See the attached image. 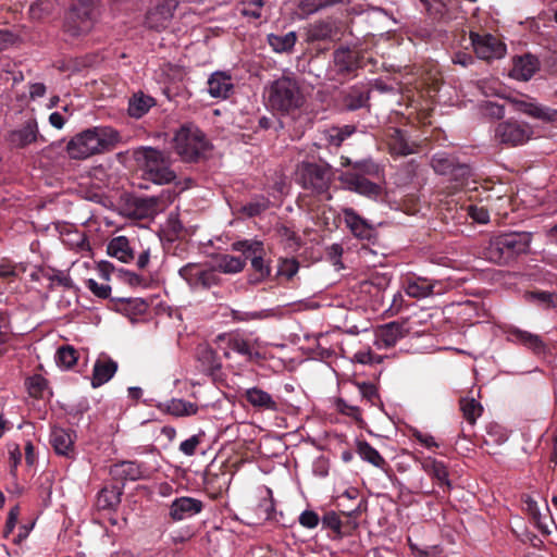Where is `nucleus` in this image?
<instances>
[{
	"mask_svg": "<svg viewBox=\"0 0 557 557\" xmlns=\"http://www.w3.org/2000/svg\"><path fill=\"white\" fill-rule=\"evenodd\" d=\"M268 104L284 120L283 125L294 124L296 134H302L309 119L302 112L306 98L299 82L290 76L273 81L267 88Z\"/></svg>",
	"mask_w": 557,
	"mask_h": 557,
	"instance_id": "1",
	"label": "nucleus"
},
{
	"mask_svg": "<svg viewBox=\"0 0 557 557\" xmlns=\"http://www.w3.org/2000/svg\"><path fill=\"white\" fill-rule=\"evenodd\" d=\"M121 141L120 133L111 126H95L73 136L65 150L70 159L85 160L112 151Z\"/></svg>",
	"mask_w": 557,
	"mask_h": 557,
	"instance_id": "2",
	"label": "nucleus"
},
{
	"mask_svg": "<svg viewBox=\"0 0 557 557\" xmlns=\"http://www.w3.org/2000/svg\"><path fill=\"white\" fill-rule=\"evenodd\" d=\"M532 234L529 232L500 233L491 237L485 257L497 264H508L530 251Z\"/></svg>",
	"mask_w": 557,
	"mask_h": 557,
	"instance_id": "3",
	"label": "nucleus"
},
{
	"mask_svg": "<svg viewBox=\"0 0 557 557\" xmlns=\"http://www.w3.org/2000/svg\"><path fill=\"white\" fill-rule=\"evenodd\" d=\"M100 14L97 0H72L62 25L63 34L72 40L86 37Z\"/></svg>",
	"mask_w": 557,
	"mask_h": 557,
	"instance_id": "4",
	"label": "nucleus"
},
{
	"mask_svg": "<svg viewBox=\"0 0 557 557\" xmlns=\"http://www.w3.org/2000/svg\"><path fill=\"white\" fill-rule=\"evenodd\" d=\"M296 176L297 183L312 196L319 197L320 200L332 199L330 187L335 172L330 164L304 161L298 164Z\"/></svg>",
	"mask_w": 557,
	"mask_h": 557,
	"instance_id": "5",
	"label": "nucleus"
},
{
	"mask_svg": "<svg viewBox=\"0 0 557 557\" xmlns=\"http://www.w3.org/2000/svg\"><path fill=\"white\" fill-rule=\"evenodd\" d=\"M173 148L183 161L199 162L206 158L211 144L196 124L185 123L174 134Z\"/></svg>",
	"mask_w": 557,
	"mask_h": 557,
	"instance_id": "6",
	"label": "nucleus"
},
{
	"mask_svg": "<svg viewBox=\"0 0 557 557\" xmlns=\"http://www.w3.org/2000/svg\"><path fill=\"white\" fill-rule=\"evenodd\" d=\"M136 160L143 162L141 176L145 181L157 185L172 183L176 178L171 169L170 156L152 147H140L135 152Z\"/></svg>",
	"mask_w": 557,
	"mask_h": 557,
	"instance_id": "7",
	"label": "nucleus"
},
{
	"mask_svg": "<svg viewBox=\"0 0 557 557\" xmlns=\"http://www.w3.org/2000/svg\"><path fill=\"white\" fill-rule=\"evenodd\" d=\"M215 343L218 348L223 350V356L226 359L231 358V351L244 357L248 362H258L263 358L258 349V338H249L239 331L219 334Z\"/></svg>",
	"mask_w": 557,
	"mask_h": 557,
	"instance_id": "8",
	"label": "nucleus"
},
{
	"mask_svg": "<svg viewBox=\"0 0 557 557\" xmlns=\"http://www.w3.org/2000/svg\"><path fill=\"white\" fill-rule=\"evenodd\" d=\"M376 170L372 163H356L349 171L343 172L338 180L344 187L369 198H376L381 194V186L371 182L366 174H371Z\"/></svg>",
	"mask_w": 557,
	"mask_h": 557,
	"instance_id": "9",
	"label": "nucleus"
},
{
	"mask_svg": "<svg viewBox=\"0 0 557 557\" xmlns=\"http://www.w3.org/2000/svg\"><path fill=\"white\" fill-rule=\"evenodd\" d=\"M180 276L191 289H209L221 283V277L213 267H203L199 263H187L178 270Z\"/></svg>",
	"mask_w": 557,
	"mask_h": 557,
	"instance_id": "10",
	"label": "nucleus"
},
{
	"mask_svg": "<svg viewBox=\"0 0 557 557\" xmlns=\"http://www.w3.org/2000/svg\"><path fill=\"white\" fill-rule=\"evenodd\" d=\"M371 87L368 84L358 83L344 88L338 94V106L342 111H357L364 109L370 111Z\"/></svg>",
	"mask_w": 557,
	"mask_h": 557,
	"instance_id": "11",
	"label": "nucleus"
},
{
	"mask_svg": "<svg viewBox=\"0 0 557 557\" xmlns=\"http://www.w3.org/2000/svg\"><path fill=\"white\" fill-rule=\"evenodd\" d=\"M532 133L531 126L527 123L508 120L497 125L495 137L500 144L515 147L527 143Z\"/></svg>",
	"mask_w": 557,
	"mask_h": 557,
	"instance_id": "12",
	"label": "nucleus"
},
{
	"mask_svg": "<svg viewBox=\"0 0 557 557\" xmlns=\"http://www.w3.org/2000/svg\"><path fill=\"white\" fill-rule=\"evenodd\" d=\"M7 141L11 148L23 149L38 141L45 143L46 139L39 133L37 120L30 117L17 128L10 131L7 135Z\"/></svg>",
	"mask_w": 557,
	"mask_h": 557,
	"instance_id": "13",
	"label": "nucleus"
},
{
	"mask_svg": "<svg viewBox=\"0 0 557 557\" xmlns=\"http://www.w3.org/2000/svg\"><path fill=\"white\" fill-rule=\"evenodd\" d=\"M470 40L476 57L482 60L498 59L506 53V46L491 34L471 32Z\"/></svg>",
	"mask_w": 557,
	"mask_h": 557,
	"instance_id": "14",
	"label": "nucleus"
},
{
	"mask_svg": "<svg viewBox=\"0 0 557 557\" xmlns=\"http://www.w3.org/2000/svg\"><path fill=\"white\" fill-rule=\"evenodd\" d=\"M76 437L75 431L54 426L51 429L49 443L57 455L74 459L76 456Z\"/></svg>",
	"mask_w": 557,
	"mask_h": 557,
	"instance_id": "15",
	"label": "nucleus"
},
{
	"mask_svg": "<svg viewBox=\"0 0 557 557\" xmlns=\"http://www.w3.org/2000/svg\"><path fill=\"white\" fill-rule=\"evenodd\" d=\"M333 62L338 74L351 75L362 67V55L356 49L341 47L334 51Z\"/></svg>",
	"mask_w": 557,
	"mask_h": 557,
	"instance_id": "16",
	"label": "nucleus"
},
{
	"mask_svg": "<svg viewBox=\"0 0 557 557\" xmlns=\"http://www.w3.org/2000/svg\"><path fill=\"white\" fill-rule=\"evenodd\" d=\"M344 221L350 233L362 240L371 242L376 236L374 226L352 208H343Z\"/></svg>",
	"mask_w": 557,
	"mask_h": 557,
	"instance_id": "17",
	"label": "nucleus"
},
{
	"mask_svg": "<svg viewBox=\"0 0 557 557\" xmlns=\"http://www.w3.org/2000/svg\"><path fill=\"white\" fill-rule=\"evenodd\" d=\"M341 27L336 20L325 18L311 23L307 28V41H333L339 39Z\"/></svg>",
	"mask_w": 557,
	"mask_h": 557,
	"instance_id": "18",
	"label": "nucleus"
},
{
	"mask_svg": "<svg viewBox=\"0 0 557 557\" xmlns=\"http://www.w3.org/2000/svg\"><path fill=\"white\" fill-rule=\"evenodd\" d=\"M110 475L113 480L121 481L122 483L125 481H137L146 478V468L140 462L124 460L110 467Z\"/></svg>",
	"mask_w": 557,
	"mask_h": 557,
	"instance_id": "19",
	"label": "nucleus"
},
{
	"mask_svg": "<svg viewBox=\"0 0 557 557\" xmlns=\"http://www.w3.org/2000/svg\"><path fill=\"white\" fill-rule=\"evenodd\" d=\"M203 503L193 497L175 498L170 505L169 516L173 521H182L201 512Z\"/></svg>",
	"mask_w": 557,
	"mask_h": 557,
	"instance_id": "20",
	"label": "nucleus"
},
{
	"mask_svg": "<svg viewBox=\"0 0 557 557\" xmlns=\"http://www.w3.org/2000/svg\"><path fill=\"white\" fill-rule=\"evenodd\" d=\"M508 339L512 343L524 346L535 355H544L547 349V346L542 341L541 336L518 327H511L508 331Z\"/></svg>",
	"mask_w": 557,
	"mask_h": 557,
	"instance_id": "21",
	"label": "nucleus"
},
{
	"mask_svg": "<svg viewBox=\"0 0 557 557\" xmlns=\"http://www.w3.org/2000/svg\"><path fill=\"white\" fill-rule=\"evenodd\" d=\"M117 371V363L109 356L102 354L96 360L92 369L91 386L97 388L109 382Z\"/></svg>",
	"mask_w": 557,
	"mask_h": 557,
	"instance_id": "22",
	"label": "nucleus"
},
{
	"mask_svg": "<svg viewBox=\"0 0 557 557\" xmlns=\"http://www.w3.org/2000/svg\"><path fill=\"white\" fill-rule=\"evenodd\" d=\"M421 468L430 475L444 492H450L453 485L448 478V469L443 461L428 457L421 461Z\"/></svg>",
	"mask_w": 557,
	"mask_h": 557,
	"instance_id": "23",
	"label": "nucleus"
},
{
	"mask_svg": "<svg viewBox=\"0 0 557 557\" xmlns=\"http://www.w3.org/2000/svg\"><path fill=\"white\" fill-rule=\"evenodd\" d=\"M246 401L257 410L273 411L280 410V403L268 392L251 387L245 392Z\"/></svg>",
	"mask_w": 557,
	"mask_h": 557,
	"instance_id": "24",
	"label": "nucleus"
},
{
	"mask_svg": "<svg viewBox=\"0 0 557 557\" xmlns=\"http://www.w3.org/2000/svg\"><path fill=\"white\" fill-rule=\"evenodd\" d=\"M403 287L412 298H425L434 294L435 283L426 277L408 275L403 281Z\"/></svg>",
	"mask_w": 557,
	"mask_h": 557,
	"instance_id": "25",
	"label": "nucleus"
},
{
	"mask_svg": "<svg viewBox=\"0 0 557 557\" xmlns=\"http://www.w3.org/2000/svg\"><path fill=\"white\" fill-rule=\"evenodd\" d=\"M540 65L537 57L527 53L515 61L511 75L520 81H529L539 71Z\"/></svg>",
	"mask_w": 557,
	"mask_h": 557,
	"instance_id": "26",
	"label": "nucleus"
},
{
	"mask_svg": "<svg viewBox=\"0 0 557 557\" xmlns=\"http://www.w3.org/2000/svg\"><path fill=\"white\" fill-rule=\"evenodd\" d=\"M518 111L525 113L534 119L544 122H552L557 120V110L540 106L535 102L517 100L515 101Z\"/></svg>",
	"mask_w": 557,
	"mask_h": 557,
	"instance_id": "27",
	"label": "nucleus"
},
{
	"mask_svg": "<svg viewBox=\"0 0 557 557\" xmlns=\"http://www.w3.org/2000/svg\"><path fill=\"white\" fill-rule=\"evenodd\" d=\"M98 271L102 278L109 280L111 274H115L121 281L127 283L131 286L140 285L143 277L134 272L125 270L123 268L116 269L109 261H100L98 263Z\"/></svg>",
	"mask_w": 557,
	"mask_h": 557,
	"instance_id": "28",
	"label": "nucleus"
},
{
	"mask_svg": "<svg viewBox=\"0 0 557 557\" xmlns=\"http://www.w3.org/2000/svg\"><path fill=\"white\" fill-rule=\"evenodd\" d=\"M404 323L393 321L379 327L376 336L385 347H393L405 336Z\"/></svg>",
	"mask_w": 557,
	"mask_h": 557,
	"instance_id": "29",
	"label": "nucleus"
},
{
	"mask_svg": "<svg viewBox=\"0 0 557 557\" xmlns=\"http://www.w3.org/2000/svg\"><path fill=\"white\" fill-rule=\"evenodd\" d=\"M232 89L231 76L223 72H215L208 79V92L213 98H227Z\"/></svg>",
	"mask_w": 557,
	"mask_h": 557,
	"instance_id": "30",
	"label": "nucleus"
},
{
	"mask_svg": "<svg viewBox=\"0 0 557 557\" xmlns=\"http://www.w3.org/2000/svg\"><path fill=\"white\" fill-rule=\"evenodd\" d=\"M107 252L109 256L124 263L134 259V251L129 246V240L125 236L112 238L107 246Z\"/></svg>",
	"mask_w": 557,
	"mask_h": 557,
	"instance_id": "31",
	"label": "nucleus"
},
{
	"mask_svg": "<svg viewBox=\"0 0 557 557\" xmlns=\"http://www.w3.org/2000/svg\"><path fill=\"white\" fill-rule=\"evenodd\" d=\"M389 150L397 156H408L416 151V145L410 144L407 139L405 132L399 128H394L389 135L388 141Z\"/></svg>",
	"mask_w": 557,
	"mask_h": 557,
	"instance_id": "32",
	"label": "nucleus"
},
{
	"mask_svg": "<svg viewBox=\"0 0 557 557\" xmlns=\"http://www.w3.org/2000/svg\"><path fill=\"white\" fill-rule=\"evenodd\" d=\"M123 486H106L98 493L97 504L102 510L114 509L121 503Z\"/></svg>",
	"mask_w": 557,
	"mask_h": 557,
	"instance_id": "33",
	"label": "nucleus"
},
{
	"mask_svg": "<svg viewBox=\"0 0 557 557\" xmlns=\"http://www.w3.org/2000/svg\"><path fill=\"white\" fill-rule=\"evenodd\" d=\"M214 265L213 269H215V272H223V273H238L242 272L245 268V260L242 257H236L232 255H218L214 258Z\"/></svg>",
	"mask_w": 557,
	"mask_h": 557,
	"instance_id": "34",
	"label": "nucleus"
},
{
	"mask_svg": "<svg viewBox=\"0 0 557 557\" xmlns=\"http://www.w3.org/2000/svg\"><path fill=\"white\" fill-rule=\"evenodd\" d=\"M232 250L242 252L244 260H252L259 255H265L264 245L261 240L257 239H243L236 240L231 245Z\"/></svg>",
	"mask_w": 557,
	"mask_h": 557,
	"instance_id": "35",
	"label": "nucleus"
},
{
	"mask_svg": "<svg viewBox=\"0 0 557 557\" xmlns=\"http://www.w3.org/2000/svg\"><path fill=\"white\" fill-rule=\"evenodd\" d=\"M159 408L175 417H188L196 414L198 411V406L196 404L176 398L160 405Z\"/></svg>",
	"mask_w": 557,
	"mask_h": 557,
	"instance_id": "36",
	"label": "nucleus"
},
{
	"mask_svg": "<svg viewBox=\"0 0 557 557\" xmlns=\"http://www.w3.org/2000/svg\"><path fill=\"white\" fill-rule=\"evenodd\" d=\"M356 450L362 460L376 468L384 469L387 465L381 454L364 440L357 441Z\"/></svg>",
	"mask_w": 557,
	"mask_h": 557,
	"instance_id": "37",
	"label": "nucleus"
},
{
	"mask_svg": "<svg viewBox=\"0 0 557 557\" xmlns=\"http://www.w3.org/2000/svg\"><path fill=\"white\" fill-rule=\"evenodd\" d=\"M154 103V99L150 96L144 94L134 95L128 103V113L131 116L139 119L144 116Z\"/></svg>",
	"mask_w": 557,
	"mask_h": 557,
	"instance_id": "38",
	"label": "nucleus"
},
{
	"mask_svg": "<svg viewBox=\"0 0 557 557\" xmlns=\"http://www.w3.org/2000/svg\"><path fill=\"white\" fill-rule=\"evenodd\" d=\"M457 163V159L446 152H436L431 159V166L435 173L448 176L453 168Z\"/></svg>",
	"mask_w": 557,
	"mask_h": 557,
	"instance_id": "39",
	"label": "nucleus"
},
{
	"mask_svg": "<svg viewBox=\"0 0 557 557\" xmlns=\"http://www.w3.org/2000/svg\"><path fill=\"white\" fill-rule=\"evenodd\" d=\"M355 131L356 127L352 125L334 126L324 132V140L330 146L339 147Z\"/></svg>",
	"mask_w": 557,
	"mask_h": 557,
	"instance_id": "40",
	"label": "nucleus"
},
{
	"mask_svg": "<svg viewBox=\"0 0 557 557\" xmlns=\"http://www.w3.org/2000/svg\"><path fill=\"white\" fill-rule=\"evenodd\" d=\"M459 405L465 420L471 425L475 424L483 412L482 405L474 398L468 397L461 398Z\"/></svg>",
	"mask_w": 557,
	"mask_h": 557,
	"instance_id": "41",
	"label": "nucleus"
},
{
	"mask_svg": "<svg viewBox=\"0 0 557 557\" xmlns=\"http://www.w3.org/2000/svg\"><path fill=\"white\" fill-rule=\"evenodd\" d=\"M525 299L529 302H533L544 308L557 307V294L546 290H532L524 294Z\"/></svg>",
	"mask_w": 557,
	"mask_h": 557,
	"instance_id": "42",
	"label": "nucleus"
},
{
	"mask_svg": "<svg viewBox=\"0 0 557 557\" xmlns=\"http://www.w3.org/2000/svg\"><path fill=\"white\" fill-rule=\"evenodd\" d=\"M265 255H259L250 261L253 274L250 277L251 283H261L268 278L271 274V267L268 261L264 260Z\"/></svg>",
	"mask_w": 557,
	"mask_h": 557,
	"instance_id": "43",
	"label": "nucleus"
},
{
	"mask_svg": "<svg viewBox=\"0 0 557 557\" xmlns=\"http://www.w3.org/2000/svg\"><path fill=\"white\" fill-rule=\"evenodd\" d=\"M297 40L296 34L289 32L283 36L271 34L268 37L270 46L276 52H286L293 49Z\"/></svg>",
	"mask_w": 557,
	"mask_h": 557,
	"instance_id": "44",
	"label": "nucleus"
},
{
	"mask_svg": "<svg viewBox=\"0 0 557 557\" xmlns=\"http://www.w3.org/2000/svg\"><path fill=\"white\" fill-rule=\"evenodd\" d=\"M270 201L265 197H257L252 199L251 201L243 205L239 208V212L247 218H255L263 213L265 210L269 209Z\"/></svg>",
	"mask_w": 557,
	"mask_h": 557,
	"instance_id": "45",
	"label": "nucleus"
},
{
	"mask_svg": "<svg viewBox=\"0 0 557 557\" xmlns=\"http://www.w3.org/2000/svg\"><path fill=\"white\" fill-rule=\"evenodd\" d=\"M198 359L206 370L212 374L220 371L222 368V363L216 351L210 347L202 348L198 354Z\"/></svg>",
	"mask_w": 557,
	"mask_h": 557,
	"instance_id": "46",
	"label": "nucleus"
},
{
	"mask_svg": "<svg viewBox=\"0 0 557 557\" xmlns=\"http://www.w3.org/2000/svg\"><path fill=\"white\" fill-rule=\"evenodd\" d=\"M38 272L41 275V277L50 282V289L53 288L54 284L66 288L71 287L72 285V280L61 271L51 268H40Z\"/></svg>",
	"mask_w": 557,
	"mask_h": 557,
	"instance_id": "47",
	"label": "nucleus"
},
{
	"mask_svg": "<svg viewBox=\"0 0 557 557\" xmlns=\"http://www.w3.org/2000/svg\"><path fill=\"white\" fill-rule=\"evenodd\" d=\"M472 176V170L470 165L466 163H460L457 161L455 166L451 170V173H449L448 177L455 182L456 187H463L468 184L469 180Z\"/></svg>",
	"mask_w": 557,
	"mask_h": 557,
	"instance_id": "48",
	"label": "nucleus"
},
{
	"mask_svg": "<svg viewBox=\"0 0 557 557\" xmlns=\"http://www.w3.org/2000/svg\"><path fill=\"white\" fill-rule=\"evenodd\" d=\"M360 516V509L357 507L349 512H343L342 525L338 531V537L350 535L358 528V517Z\"/></svg>",
	"mask_w": 557,
	"mask_h": 557,
	"instance_id": "49",
	"label": "nucleus"
},
{
	"mask_svg": "<svg viewBox=\"0 0 557 557\" xmlns=\"http://www.w3.org/2000/svg\"><path fill=\"white\" fill-rule=\"evenodd\" d=\"M26 387L29 396L34 398H42L48 387L47 380L40 374H35L26 380Z\"/></svg>",
	"mask_w": 557,
	"mask_h": 557,
	"instance_id": "50",
	"label": "nucleus"
},
{
	"mask_svg": "<svg viewBox=\"0 0 557 557\" xmlns=\"http://www.w3.org/2000/svg\"><path fill=\"white\" fill-rule=\"evenodd\" d=\"M55 357L58 364L63 366L66 369H70L76 363L78 352L74 347L66 345L58 349Z\"/></svg>",
	"mask_w": 557,
	"mask_h": 557,
	"instance_id": "51",
	"label": "nucleus"
},
{
	"mask_svg": "<svg viewBox=\"0 0 557 557\" xmlns=\"http://www.w3.org/2000/svg\"><path fill=\"white\" fill-rule=\"evenodd\" d=\"M239 4V12L243 16L258 20L261 17L264 0H240Z\"/></svg>",
	"mask_w": 557,
	"mask_h": 557,
	"instance_id": "52",
	"label": "nucleus"
},
{
	"mask_svg": "<svg viewBox=\"0 0 557 557\" xmlns=\"http://www.w3.org/2000/svg\"><path fill=\"white\" fill-rule=\"evenodd\" d=\"M165 203L161 197L140 198L137 201V208L143 210L146 215H153L164 208Z\"/></svg>",
	"mask_w": 557,
	"mask_h": 557,
	"instance_id": "53",
	"label": "nucleus"
},
{
	"mask_svg": "<svg viewBox=\"0 0 557 557\" xmlns=\"http://www.w3.org/2000/svg\"><path fill=\"white\" fill-rule=\"evenodd\" d=\"M299 270V262L295 258L281 259L278 262L277 275L292 280Z\"/></svg>",
	"mask_w": 557,
	"mask_h": 557,
	"instance_id": "54",
	"label": "nucleus"
},
{
	"mask_svg": "<svg viewBox=\"0 0 557 557\" xmlns=\"http://www.w3.org/2000/svg\"><path fill=\"white\" fill-rule=\"evenodd\" d=\"M320 521L322 522L323 528L332 530L336 536H338V531L342 525V517L338 513L335 511H327Z\"/></svg>",
	"mask_w": 557,
	"mask_h": 557,
	"instance_id": "55",
	"label": "nucleus"
},
{
	"mask_svg": "<svg viewBox=\"0 0 557 557\" xmlns=\"http://www.w3.org/2000/svg\"><path fill=\"white\" fill-rule=\"evenodd\" d=\"M336 409L342 414L348 416L356 421H361V410L357 406L349 405L343 398H338L336 401Z\"/></svg>",
	"mask_w": 557,
	"mask_h": 557,
	"instance_id": "56",
	"label": "nucleus"
},
{
	"mask_svg": "<svg viewBox=\"0 0 557 557\" xmlns=\"http://www.w3.org/2000/svg\"><path fill=\"white\" fill-rule=\"evenodd\" d=\"M278 236L285 240L289 248H298L301 245V239L295 231L290 227L282 225L277 230Z\"/></svg>",
	"mask_w": 557,
	"mask_h": 557,
	"instance_id": "57",
	"label": "nucleus"
},
{
	"mask_svg": "<svg viewBox=\"0 0 557 557\" xmlns=\"http://www.w3.org/2000/svg\"><path fill=\"white\" fill-rule=\"evenodd\" d=\"M481 110L484 115L493 119H502L505 115V108L494 101H484L481 103Z\"/></svg>",
	"mask_w": 557,
	"mask_h": 557,
	"instance_id": "58",
	"label": "nucleus"
},
{
	"mask_svg": "<svg viewBox=\"0 0 557 557\" xmlns=\"http://www.w3.org/2000/svg\"><path fill=\"white\" fill-rule=\"evenodd\" d=\"M202 436L203 433L195 434L183 441L180 445V450L186 456H194L196 454L197 447L201 443Z\"/></svg>",
	"mask_w": 557,
	"mask_h": 557,
	"instance_id": "59",
	"label": "nucleus"
},
{
	"mask_svg": "<svg viewBox=\"0 0 557 557\" xmlns=\"http://www.w3.org/2000/svg\"><path fill=\"white\" fill-rule=\"evenodd\" d=\"M467 214L473 219V221L484 224L490 221V213L484 207H478L475 205H469L467 207Z\"/></svg>",
	"mask_w": 557,
	"mask_h": 557,
	"instance_id": "60",
	"label": "nucleus"
},
{
	"mask_svg": "<svg viewBox=\"0 0 557 557\" xmlns=\"http://www.w3.org/2000/svg\"><path fill=\"white\" fill-rule=\"evenodd\" d=\"M86 287L97 297L107 299L110 296L111 287L106 284H99L97 281L89 278L86 281Z\"/></svg>",
	"mask_w": 557,
	"mask_h": 557,
	"instance_id": "61",
	"label": "nucleus"
},
{
	"mask_svg": "<svg viewBox=\"0 0 557 557\" xmlns=\"http://www.w3.org/2000/svg\"><path fill=\"white\" fill-rule=\"evenodd\" d=\"M358 388L362 398L367 399L371 405H375L379 400L377 388L374 384L366 382L358 383Z\"/></svg>",
	"mask_w": 557,
	"mask_h": 557,
	"instance_id": "62",
	"label": "nucleus"
},
{
	"mask_svg": "<svg viewBox=\"0 0 557 557\" xmlns=\"http://www.w3.org/2000/svg\"><path fill=\"white\" fill-rule=\"evenodd\" d=\"M268 494L269 497H265L260 502L258 510L264 515L265 520H271L274 519L275 506L271 490H268Z\"/></svg>",
	"mask_w": 557,
	"mask_h": 557,
	"instance_id": "63",
	"label": "nucleus"
},
{
	"mask_svg": "<svg viewBox=\"0 0 557 557\" xmlns=\"http://www.w3.org/2000/svg\"><path fill=\"white\" fill-rule=\"evenodd\" d=\"M319 515L313 510H305L300 513L298 521L299 524L306 529H314L320 523Z\"/></svg>",
	"mask_w": 557,
	"mask_h": 557,
	"instance_id": "64",
	"label": "nucleus"
}]
</instances>
